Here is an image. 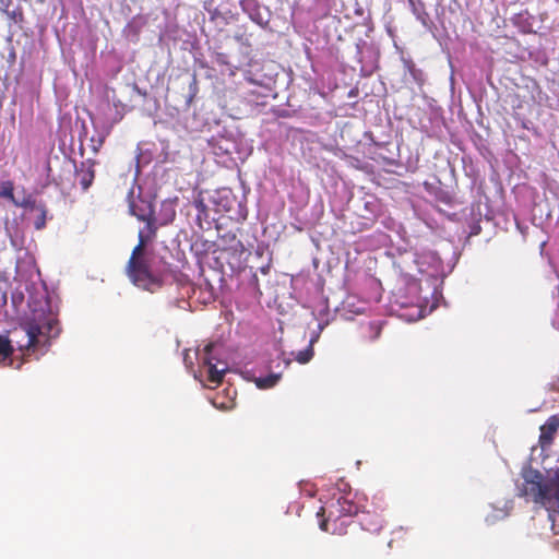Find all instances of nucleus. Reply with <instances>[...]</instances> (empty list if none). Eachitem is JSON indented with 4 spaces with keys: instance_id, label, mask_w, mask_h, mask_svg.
Segmentation results:
<instances>
[{
    "instance_id": "1",
    "label": "nucleus",
    "mask_w": 559,
    "mask_h": 559,
    "mask_svg": "<svg viewBox=\"0 0 559 559\" xmlns=\"http://www.w3.org/2000/svg\"><path fill=\"white\" fill-rule=\"evenodd\" d=\"M523 492L547 510L552 530L559 526V468L546 477L538 471H530L524 476Z\"/></svg>"
},
{
    "instance_id": "2",
    "label": "nucleus",
    "mask_w": 559,
    "mask_h": 559,
    "mask_svg": "<svg viewBox=\"0 0 559 559\" xmlns=\"http://www.w3.org/2000/svg\"><path fill=\"white\" fill-rule=\"evenodd\" d=\"M58 320L45 311L34 313L20 330L13 332L11 338L21 352L35 353L37 348L46 346L50 338L58 336Z\"/></svg>"
},
{
    "instance_id": "3",
    "label": "nucleus",
    "mask_w": 559,
    "mask_h": 559,
    "mask_svg": "<svg viewBox=\"0 0 559 559\" xmlns=\"http://www.w3.org/2000/svg\"><path fill=\"white\" fill-rule=\"evenodd\" d=\"M358 504L349 496L340 493L321 507L317 514L322 516L319 523L322 531L344 535L347 533V527L353 523L352 516L358 515Z\"/></svg>"
},
{
    "instance_id": "4",
    "label": "nucleus",
    "mask_w": 559,
    "mask_h": 559,
    "mask_svg": "<svg viewBox=\"0 0 559 559\" xmlns=\"http://www.w3.org/2000/svg\"><path fill=\"white\" fill-rule=\"evenodd\" d=\"M126 274L134 286L150 293H155L164 286V275L152 269L143 241H139L133 248L126 265Z\"/></svg>"
},
{
    "instance_id": "5",
    "label": "nucleus",
    "mask_w": 559,
    "mask_h": 559,
    "mask_svg": "<svg viewBox=\"0 0 559 559\" xmlns=\"http://www.w3.org/2000/svg\"><path fill=\"white\" fill-rule=\"evenodd\" d=\"M201 367L207 372V380L213 384H221L227 370L225 362H222L216 354V344L209 343L204 346L203 350L198 353Z\"/></svg>"
},
{
    "instance_id": "6",
    "label": "nucleus",
    "mask_w": 559,
    "mask_h": 559,
    "mask_svg": "<svg viewBox=\"0 0 559 559\" xmlns=\"http://www.w3.org/2000/svg\"><path fill=\"white\" fill-rule=\"evenodd\" d=\"M131 210L138 219L145 222V227L139 231L138 236L139 241H143V248L145 249L146 245L155 238L157 231L154 212L151 210L147 214H138L133 207Z\"/></svg>"
},
{
    "instance_id": "7",
    "label": "nucleus",
    "mask_w": 559,
    "mask_h": 559,
    "mask_svg": "<svg viewBox=\"0 0 559 559\" xmlns=\"http://www.w3.org/2000/svg\"><path fill=\"white\" fill-rule=\"evenodd\" d=\"M383 510H364L359 515V524L362 530L370 533H379L383 527Z\"/></svg>"
},
{
    "instance_id": "8",
    "label": "nucleus",
    "mask_w": 559,
    "mask_h": 559,
    "mask_svg": "<svg viewBox=\"0 0 559 559\" xmlns=\"http://www.w3.org/2000/svg\"><path fill=\"white\" fill-rule=\"evenodd\" d=\"M96 164L94 159L88 158L81 162L75 168V176L83 191H86L94 181Z\"/></svg>"
},
{
    "instance_id": "9",
    "label": "nucleus",
    "mask_w": 559,
    "mask_h": 559,
    "mask_svg": "<svg viewBox=\"0 0 559 559\" xmlns=\"http://www.w3.org/2000/svg\"><path fill=\"white\" fill-rule=\"evenodd\" d=\"M559 428V417L557 415L550 416L546 423L540 426L539 444L544 448L550 445L554 437Z\"/></svg>"
},
{
    "instance_id": "10",
    "label": "nucleus",
    "mask_w": 559,
    "mask_h": 559,
    "mask_svg": "<svg viewBox=\"0 0 559 559\" xmlns=\"http://www.w3.org/2000/svg\"><path fill=\"white\" fill-rule=\"evenodd\" d=\"M281 379L280 373H271L265 377H259L254 380L259 389L266 390L275 386Z\"/></svg>"
},
{
    "instance_id": "11",
    "label": "nucleus",
    "mask_w": 559,
    "mask_h": 559,
    "mask_svg": "<svg viewBox=\"0 0 559 559\" xmlns=\"http://www.w3.org/2000/svg\"><path fill=\"white\" fill-rule=\"evenodd\" d=\"M316 342L314 338H311L310 341V344L308 345L307 348L302 349V350H299L296 356H295V359L299 362V364H307L309 362L312 358H313V355H314V350H313V343Z\"/></svg>"
},
{
    "instance_id": "12",
    "label": "nucleus",
    "mask_w": 559,
    "mask_h": 559,
    "mask_svg": "<svg viewBox=\"0 0 559 559\" xmlns=\"http://www.w3.org/2000/svg\"><path fill=\"white\" fill-rule=\"evenodd\" d=\"M13 353V341L0 335V361L9 358Z\"/></svg>"
},
{
    "instance_id": "13",
    "label": "nucleus",
    "mask_w": 559,
    "mask_h": 559,
    "mask_svg": "<svg viewBox=\"0 0 559 559\" xmlns=\"http://www.w3.org/2000/svg\"><path fill=\"white\" fill-rule=\"evenodd\" d=\"M37 211L39 212V214L34 222V227L39 230V229H43L46 225V207H45V205L39 204V207Z\"/></svg>"
},
{
    "instance_id": "14",
    "label": "nucleus",
    "mask_w": 559,
    "mask_h": 559,
    "mask_svg": "<svg viewBox=\"0 0 559 559\" xmlns=\"http://www.w3.org/2000/svg\"><path fill=\"white\" fill-rule=\"evenodd\" d=\"M14 187L11 181H7L3 183L1 190H0V197L10 199L11 201L15 202L14 200Z\"/></svg>"
},
{
    "instance_id": "15",
    "label": "nucleus",
    "mask_w": 559,
    "mask_h": 559,
    "mask_svg": "<svg viewBox=\"0 0 559 559\" xmlns=\"http://www.w3.org/2000/svg\"><path fill=\"white\" fill-rule=\"evenodd\" d=\"M189 92H190V97H189L188 102L191 103L192 99L197 96V94L199 92L198 78H197L195 73L192 74V80L189 84Z\"/></svg>"
},
{
    "instance_id": "16",
    "label": "nucleus",
    "mask_w": 559,
    "mask_h": 559,
    "mask_svg": "<svg viewBox=\"0 0 559 559\" xmlns=\"http://www.w3.org/2000/svg\"><path fill=\"white\" fill-rule=\"evenodd\" d=\"M368 330L370 332V340L373 341L380 336L382 328L379 323L371 322L368 324Z\"/></svg>"
},
{
    "instance_id": "17",
    "label": "nucleus",
    "mask_w": 559,
    "mask_h": 559,
    "mask_svg": "<svg viewBox=\"0 0 559 559\" xmlns=\"http://www.w3.org/2000/svg\"><path fill=\"white\" fill-rule=\"evenodd\" d=\"M240 7L245 12H250L257 7V0H240Z\"/></svg>"
},
{
    "instance_id": "18",
    "label": "nucleus",
    "mask_w": 559,
    "mask_h": 559,
    "mask_svg": "<svg viewBox=\"0 0 559 559\" xmlns=\"http://www.w3.org/2000/svg\"><path fill=\"white\" fill-rule=\"evenodd\" d=\"M21 205L24 207L33 209V210H38V207H39V204H36V201L32 200L29 198L26 199Z\"/></svg>"
},
{
    "instance_id": "19",
    "label": "nucleus",
    "mask_w": 559,
    "mask_h": 559,
    "mask_svg": "<svg viewBox=\"0 0 559 559\" xmlns=\"http://www.w3.org/2000/svg\"><path fill=\"white\" fill-rule=\"evenodd\" d=\"M103 143H104V138L102 136L98 139L97 145L93 146L94 152H98V150L103 145Z\"/></svg>"
}]
</instances>
